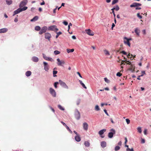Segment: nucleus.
<instances>
[{
	"instance_id": "51",
	"label": "nucleus",
	"mask_w": 151,
	"mask_h": 151,
	"mask_svg": "<svg viewBox=\"0 0 151 151\" xmlns=\"http://www.w3.org/2000/svg\"><path fill=\"white\" fill-rule=\"evenodd\" d=\"M120 53H122L124 55H127V52H126L125 51H121L120 52Z\"/></svg>"
},
{
	"instance_id": "5",
	"label": "nucleus",
	"mask_w": 151,
	"mask_h": 151,
	"mask_svg": "<svg viewBox=\"0 0 151 151\" xmlns=\"http://www.w3.org/2000/svg\"><path fill=\"white\" fill-rule=\"evenodd\" d=\"M57 60L58 62L57 64L58 66H63V65L65 64V62L64 60H60L59 58L57 59Z\"/></svg>"
},
{
	"instance_id": "18",
	"label": "nucleus",
	"mask_w": 151,
	"mask_h": 151,
	"mask_svg": "<svg viewBox=\"0 0 151 151\" xmlns=\"http://www.w3.org/2000/svg\"><path fill=\"white\" fill-rule=\"evenodd\" d=\"M101 145L103 148H104V147L106 146V143L105 141L101 142Z\"/></svg>"
},
{
	"instance_id": "19",
	"label": "nucleus",
	"mask_w": 151,
	"mask_h": 151,
	"mask_svg": "<svg viewBox=\"0 0 151 151\" xmlns=\"http://www.w3.org/2000/svg\"><path fill=\"white\" fill-rule=\"evenodd\" d=\"M106 131V129H103L101 130L99 132V133L100 135H102L104 134V132Z\"/></svg>"
},
{
	"instance_id": "7",
	"label": "nucleus",
	"mask_w": 151,
	"mask_h": 151,
	"mask_svg": "<svg viewBox=\"0 0 151 151\" xmlns=\"http://www.w3.org/2000/svg\"><path fill=\"white\" fill-rule=\"evenodd\" d=\"M124 39V44H127L130 47V44L129 42V40H132V39L131 38L128 39V38H126V37H125Z\"/></svg>"
},
{
	"instance_id": "49",
	"label": "nucleus",
	"mask_w": 151,
	"mask_h": 151,
	"mask_svg": "<svg viewBox=\"0 0 151 151\" xmlns=\"http://www.w3.org/2000/svg\"><path fill=\"white\" fill-rule=\"evenodd\" d=\"M104 80L107 83H108V82H109V80L107 79V78H104Z\"/></svg>"
},
{
	"instance_id": "8",
	"label": "nucleus",
	"mask_w": 151,
	"mask_h": 151,
	"mask_svg": "<svg viewBox=\"0 0 151 151\" xmlns=\"http://www.w3.org/2000/svg\"><path fill=\"white\" fill-rule=\"evenodd\" d=\"M44 64V69L46 71H48L49 69V67L47 63L46 62H44L43 63Z\"/></svg>"
},
{
	"instance_id": "31",
	"label": "nucleus",
	"mask_w": 151,
	"mask_h": 151,
	"mask_svg": "<svg viewBox=\"0 0 151 151\" xmlns=\"http://www.w3.org/2000/svg\"><path fill=\"white\" fill-rule=\"evenodd\" d=\"M104 53L106 55H110L109 52L107 50H104Z\"/></svg>"
},
{
	"instance_id": "2",
	"label": "nucleus",
	"mask_w": 151,
	"mask_h": 151,
	"mask_svg": "<svg viewBox=\"0 0 151 151\" xmlns=\"http://www.w3.org/2000/svg\"><path fill=\"white\" fill-rule=\"evenodd\" d=\"M111 132H109L108 134V137L109 138H112L113 137L114 134H115L116 133V131L114 129H111L110 130Z\"/></svg>"
},
{
	"instance_id": "60",
	"label": "nucleus",
	"mask_w": 151,
	"mask_h": 151,
	"mask_svg": "<svg viewBox=\"0 0 151 151\" xmlns=\"http://www.w3.org/2000/svg\"><path fill=\"white\" fill-rule=\"evenodd\" d=\"M110 120L111 123L113 124H114V123H115L112 119H110Z\"/></svg>"
},
{
	"instance_id": "12",
	"label": "nucleus",
	"mask_w": 151,
	"mask_h": 151,
	"mask_svg": "<svg viewBox=\"0 0 151 151\" xmlns=\"http://www.w3.org/2000/svg\"><path fill=\"white\" fill-rule=\"evenodd\" d=\"M50 93L51 94V95H52L53 96H56V93L54 89H53V88H50Z\"/></svg>"
},
{
	"instance_id": "28",
	"label": "nucleus",
	"mask_w": 151,
	"mask_h": 151,
	"mask_svg": "<svg viewBox=\"0 0 151 151\" xmlns=\"http://www.w3.org/2000/svg\"><path fill=\"white\" fill-rule=\"evenodd\" d=\"M95 109L96 110V111H99V110H100L99 106L98 105H96L95 106Z\"/></svg>"
},
{
	"instance_id": "13",
	"label": "nucleus",
	"mask_w": 151,
	"mask_h": 151,
	"mask_svg": "<svg viewBox=\"0 0 151 151\" xmlns=\"http://www.w3.org/2000/svg\"><path fill=\"white\" fill-rule=\"evenodd\" d=\"M27 2V0H23L21 2L19 5L20 7L23 6L24 5H26Z\"/></svg>"
},
{
	"instance_id": "48",
	"label": "nucleus",
	"mask_w": 151,
	"mask_h": 151,
	"mask_svg": "<svg viewBox=\"0 0 151 151\" xmlns=\"http://www.w3.org/2000/svg\"><path fill=\"white\" fill-rule=\"evenodd\" d=\"M58 82H55V83H54V86L55 88H57V85L58 84Z\"/></svg>"
},
{
	"instance_id": "26",
	"label": "nucleus",
	"mask_w": 151,
	"mask_h": 151,
	"mask_svg": "<svg viewBox=\"0 0 151 151\" xmlns=\"http://www.w3.org/2000/svg\"><path fill=\"white\" fill-rule=\"evenodd\" d=\"M80 83L82 85V86L84 88H87L86 87L85 85V84L84 83H83L82 81L81 80H79V81Z\"/></svg>"
},
{
	"instance_id": "62",
	"label": "nucleus",
	"mask_w": 151,
	"mask_h": 151,
	"mask_svg": "<svg viewBox=\"0 0 151 151\" xmlns=\"http://www.w3.org/2000/svg\"><path fill=\"white\" fill-rule=\"evenodd\" d=\"M18 21V19L17 17H16L14 19V21L15 22H17Z\"/></svg>"
},
{
	"instance_id": "42",
	"label": "nucleus",
	"mask_w": 151,
	"mask_h": 151,
	"mask_svg": "<svg viewBox=\"0 0 151 151\" xmlns=\"http://www.w3.org/2000/svg\"><path fill=\"white\" fill-rule=\"evenodd\" d=\"M130 69L131 70H132V69H134L135 68V67L134 65H133V64H130Z\"/></svg>"
},
{
	"instance_id": "39",
	"label": "nucleus",
	"mask_w": 151,
	"mask_h": 151,
	"mask_svg": "<svg viewBox=\"0 0 151 151\" xmlns=\"http://www.w3.org/2000/svg\"><path fill=\"white\" fill-rule=\"evenodd\" d=\"M137 129L139 132L140 133H141L142 132V130L141 129V127H138L137 128Z\"/></svg>"
},
{
	"instance_id": "3",
	"label": "nucleus",
	"mask_w": 151,
	"mask_h": 151,
	"mask_svg": "<svg viewBox=\"0 0 151 151\" xmlns=\"http://www.w3.org/2000/svg\"><path fill=\"white\" fill-rule=\"evenodd\" d=\"M49 30H53L55 32H56L58 30V28L57 27L56 25H52L50 26L48 28Z\"/></svg>"
},
{
	"instance_id": "36",
	"label": "nucleus",
	"mask_w": 151,
	"mask_h": 151,
	"mask_svg": "<svg viewBox=\"0 0 151 151\" xmlns=\"http://www.w3.org/2000/svg\"><path fill=\"white\" fill-rule=\"evenodd\" d=\"M60 53V52L58 50H55L54 52V53L55 55L59 54Z\"/></svg>"
},
{
	"instance_id": "25",
	"label": "nucleus",
	"mask_w": 151,
	"mask_h": 151,
	"mask_svg": "<svg viewBox=\"0 0 151 151\" xmlns=\"http://www.w3.org/2000/svg\"><path fill=\"white\" fill-rule=\"evenodd\" d=\"M74 49H67V52L68 53H70L71 52H73V51H74Z\"/></svg>"
},
{
	"instance_id": "6",
	"label": "nucleus",
	"mask_w": 151,
	"mask_h": 151,
	"mask_svg": "<svg viewBox=\"0 0 151 151\" xmlns=\"http://www.w3.org/2000/svg\"><path fill=\"white\" fill-rule=\"evenodd\" d=\"M47 26H44L41 28L40 30L39 31V33L40 35H42L43 33H45L47 30Z\"/></svg>"
},
{
	"instance_id": "14",
	"label": "nucleus",
	"mask_w": 151,
	"mask_h": 151,
	"mask_svg": "<svg viewBox=\"0 0 151 151\" xmlns=\"http://www.w3.org/2000/svg\"><path fill=\"white\" fill-rule=\"evenodd\" d=\"M83 127L84 130L87 131L88 129V125L86 122L83 123Z\"/></svg>"
},
{
	"instance_id": "47",
	"label": "nucleus",
	"mask_w": 151,
	"mask_h": 151,
	"mask_svg": "<svg viewBox=\"0 0 151 151\" xmlns=\"http://www.w3.org/2000/svg\"><path fill=\"white\" fill-rule=\"evenodd\" d=\"M47 60L50 61H53V60L52 58H49L48 57Z\"/></svg>"
},
{
	"instance_id": "20",
	"label": "nucleus",
	"mask_w": 151,
	"mask_h": 151,
	"mask_svg": "<svg viewBox=\"0 0 151 151\" xmlns=\"http://www.w3.org/2000/svg\"><path fill=\"white\" fill-rule=\"evenodd\" d=\"M32 60L33 61L35 62H38L39 61L38 58L36 57H33L32 58Z\"/></svg>"
},
{
	"instance_id": "38",
	"label": "nucleus",
	"mask_w": 151,
	"mask_h": 151,
	"mask_svg": "<svg viewBox=\"0 0 151 151\" xmlns=\"http://www.w3.org/2000/svg\"><path fill=\"white\" fill-rule=\"evenodd\" d=\"M137 16L138 17H139V19H142V16L140 15V13H138L137 14Z\"/></svg>"
},
{
	"instance_id": "15",
	"label": "nucleus",
	"mask_w": 151,
	"mask_h": 151,
	"mask_svg": "<svg viewBox=\"0 0 151 151\" xmlns=\"http://www.w3.org/2000/svg\"><path fill=\"white\" fill-rule=\"evenodd\" d=\"M75 139L77 142H80L81 140V137L79 134L77 133V135L75 136Z\"/></svg>"
},
{
	"instance_id": "57",
	"label": "nucleus",
	"mask_w": 151,
	"mask_h": 151,
	"mask_svg": "<svg viewBox=\"0 0 151 151\" xmlns=\"http://www.w3.org/2000/svg\"><path fill=\"white\" fill-rule=\"evenodd\" d=\"M77 73L79 75V76L80 77H81V78H82V76H81V75L80 73V72H77Z\"/></svg>"
},
{
	"instance_id": "58",
	"label": "nucleus",
	"mask_w": 151,
	"mask_h": 151,
	"mask_svg": "<svg viewBox=\"0 0 151 151\" xmlns=\"http://www.w3.org/2000/svg\"><path fill=\"white\" fill-rule=\"evenodd\" d=\"M125 141L124 142V143L125 144H126L127 143V139L126 137H125Z\"/></svg>"
},
{
	"instance_id": "44",
	"label": "nucleus",
	"mask_w": 151,
	"mask_h": 151,
	"mask_svg": "<svg viewBox=\"0 0 151 151\" xmlns=\"http://www.w3.org/2000/svg\"><path fill=\"white\" fill-rule=\"evenodd\" d=\"M127 151H134L133 148L130 149L129 148H128L126 150Z\"/></svg>"
},
{
	"instance_id": "53",
	"label": "nucleus",
	"mask_w": 151,
	"mask_h": 151,
	"mask_svg": "<svg viewBox=\"0 0 151 151\" xmlns=\"http://www.w3.org/2000/svg\"><path fill=\"white\" fill-rule=\"evenodd\" d=\"M58 7V6H57L56 8L53 9V12L54 13H56V10H57Z\"/></svg>"
},
{
	"instance_id": "50",
	"label": "nucleus",
	"mask_w": 151,
	"mask_h": 151,
	"mask_svg": "<svg viewBox=\"0 0 151 151\" xmlns=\"http://www.w3.org/2000/svg\"><path fill=\"white\" fill-rule=\"evenodd\" d=\"M49 107L50 108V109L52 111V112H54V113L55 111L54 109H53V108L52 107V106H49Z\"/></svg>"
},
{
	"instance_id": "54",
	"label": "nucleus",
	"mask_w": 151,
	"mask_h": 151,
	"mask_svg": "<svg viewBox=\"0 0 151 151\" xmlns=\"http://www.w3.org/2000/svg\"><path fill=\"white\" fill-rule=\"evenodd\" d=\"M63 23L65 25H67L68 24V23L67 22H66V21H64L63 22Z\"/></svg>"
},
{
	"instance_id": "16",
	"label": "nucleus",
	"mask_w": 151,
	"mask_h": 151,
	"mask_svg": "<svg viewBox=\"0 0 151 151\" xmlns=\"http://www.w3.org/2000/svg\"><path fill=\"white\" fill-rule=\"evenodd\" d=\"M8 29L7 28H1L0 29V33H5V32H7Z\"/></svg>"
},
{
	"instance_id": "56",
	"label": "nucleus",
	"mask_w": 151,
	"mask_h": 151,
	"mask_svg": "<svg viewBox=\"0 0 151 151\" xmlns=\"http://www.w3.org/2000/svg\"><path fill=\"white\" fill-rule=\"evenodd\" d=\"M145 140L144 139H141V142L142 143H144L145 142Z\"/></svg>"
},
{
	"instance_id": "24",
	"label": "nucleus",
	"mask_w": 151,
	"mask_h": 151,
	"mask_svg": "<svg viewBox=\"0 0 151 151\" xmlns=\"http://www.w3.org/2000/svg\"><path fill=\"white\" fill-rule=\"evenodd\" d=\"M6 4L8 5H10L12 4V0H6Z\"/></svg>"
},
{
	"instance_id": "37",
	"label": "nucleus",
	"mask_w": 151,
	"mask_h": 151,
	"mask_svg": "<svg viewBox=\"0 0 151 151\" xmlns=\"http://www.w3.org/2000/svg\"><path fill=\"white\" fill-rule=\"evenodd\" d=\"M58 108L62 110H65V109H64V108H63V107H62L60 105H59L58 106Z\"/></svg>"
},
{
	"instance_id": "30",
	"label": "nucleus",
	"mask_w": 151,
	"mask_h": 151,
	"mask_svg": "<svg viewBox=\"0 0 151 151\" xmlns=\"http://www.w3.org/2000/svg\"><path fill=\"white\" fill-rule=\"evenodd\" d=\"M62 33V32H56L57 35L56 36V38H58V37L59 35H61Z\"/></svg>"
},
{
	"instance_id": "52",
	"label": "nucleus",
	"mask_w": 151,
	"mask_h": 151,
	"mask_svg": "<svg viewBox=\"0 0 151 151\" xmlns=\"http://www.w3.org/2000/svg\"><path fill=\"white\" fill-rule=\"evenodd\" d=\"M104 111L105 112V113L107 115L109 116L108 113H107V110H106V109H104Z\"/></svg>"
},
{
	"instance_id": "55",
	"label": "nucleus",
	"mask_w": 151,
	"mask_h": 151,
	"mask_svg": "<svg viewBox=\"0 0 151 151\" xmlns=\"http://www.w3.org/2000/svg\"><path fill=\"white\" fill-rule=\"evenodd\" d=\"M115 26V25L114 23L112 24V27H111V29H112V30H113V28Z\"/></svg>"
},
{
	"instance_id": "17",
	"label": "nucleus",
	"mask_w": 151,
	"mask_h": 151,
	"mask_svg": "<svg viewBox=\"0 0 151 151\" xmlns=\"http://www.w3.org/2000/svg\"><path fill=\"white\" fill-rule=\"evenodd\" d=\"M20 12H21V8H18V9L14 11V14H13V15L14 16L16 14H18V13H20Z\"/></svg>"
},
{
	"instance_id": "23",
	"label": "nucleus",
	"mask_w": 151,
	"mask_h": 151,
	"mask_svg": "<svg viewBox=\"0 0 151 151\" xmlns=\"http://www.w3.org/2000/svg\"><path fill=\"white\" fill-rule=\"evenodd\" d=\"M32 73V72L30 71H27L25 73V75L27 77L30 76Z\"/></svg>"
},
{
	"instance_id": "61",
	"label": "nucleus",
	"mask_w": 151,
	"mask_h": 151,
	"mask_svg": "<svg viewBox=\"0 0 151 151\" xmlns=\"http://www.w3.org/2000/svg\"><path fill=\"white\" fill-rule=\"evenodd\" d=\"M45 1H43V0L42 1V3H40V4L41 5H45Z\"/></svg>"
},
{
	"instance_id": "11",
	"label": "nucleus",
	"mask_w": 151,
	"mask_h": 151,
	"mask_svg": "<svg viewBox=\"0 0 151 151\" xmlns=\"http://www.w3.org/2000/svg\"><path fill=\"white\" fill-rule=\"evenodd\" d=\"M85 31L86 34L89 35H94V33L90 29H86Z\"/></svg>"
},
{
	"instance_id": "10",
	"label": "nucleus",
	"mask_w": 151,
	"mask_h": 151,
	"mask_svg": "<svg viewBox=\"0 0 151 151\" xmlns=\"http://www.w3.org/2000/svg\"><path fill=\"white\" fill-rule=\"evenodd\" d=\"M75 117L77 119H79L80 118V113L78 111H76L75 112Z\"/></svg>"
},
{
	"instance_id": "21",
	"label": "nucleus",
	"mask_w": 151,
	"mask_h": 151,
	"mask_svg": "<svg viewBox=\"0 0 151 151\" xmlns=\"http://www.w3.org/2000/svg\"><path fill=\"white\" fill-rule=\"evenodd\" d=\"M38 19V17L37 16H36L34 17L32 19H31L30 20L31 21H35L36 20H37Z\"/></svg>"
},
{
	"instance_id": "4",
	"label": "nucleus",
	"mask_w": 151,
	"mask_h": 151,
	"mask_svg": "<svg viewBox=\"0 0 151 151\" xmlns=\"http://www.w3.org/2000/svg\"><path fill=\"white\" fill-rule=\"evenodd\" d=\"M59 83L61 86L63 87V88L66 89L68 88V87L67 85H66V83H64V82H63V81H62V80H59Z\"/></svg>"
},
{
	"instance_id": "41",
	"label": "nucleus",
	"mask_w": 151,
	"mask_h": 151,
	"mask_svg": "<svg viewBox=\"0 0 151 151\" xmlns=\"http://www.w3.org/2000/svg\"><path fill=\"white\" fill-rule=\"evenodd\" d=\"M43 57L45 60H47V58L48 57H47V56H46V55L45 54H43Z\"/></svg>"
},
{
	"instance_id": "45",
	"label": "nucleus",
	"mask_w": 151,
	"mask_h": 151,
	"mask_svg": "<svg viewBox=\"0 0 151 151\" xmlns=\"http://www.w3.org/2000/svg\"><path fill=\"white\" fill-rule=\"evenodd\" d=\"M126 121L127 124H129L130 123V120L129 119H126Z\"/></svg>"
},
{
	"instance_id": "59",
	"label": "nucleus",
	"mask_w": 151,
	"mask_h": 151,
	"mask_svg": "<svg viewBox=\"0 0 151 151\" xmlns=\"http://www.w3.org/2000/svg\"><path fill=\"white\" fill-rule=\"evenodd\" d=\"M61 123L64 126H66V124L64 122H62V121L61 122Z\"/></svg>"
},
{
	"instance_id": "40",
	"label": "nucleus",
	"mask_w": 151,
	"mask_h": 151,
	"mask_svg": "<svg viewBox=\"0 0 151 151\" xmlns=\"http://www.w3.org/2000/svg\"><path fill=\"white\" fill-rule=\"evenodd\" d=\"M120 148V147H119V146H116V147H115V151H118V150H119Z\"/></svg>"
},
{
	"instance_id": "1",
	"label": "nucleus",
	"mask_w": 151,
	"mask_h": 151,
	"mask_svg": "<svg viewBox=\"0 0 151 151\" xmlns=\"http://www.w3.org/2000/svg\"><path fill=\"white\" fill-rule=\"evenodd\" d=\"M142 6L141 4H139V3H133L132 4L130 5L131 7H136L135 9H141V7H139V6Z\"/></svg>"
},
{
	"instance_id": "22",
	"label": "nucleus",
	"mask_w": 151,
	"mask_h": 151,
	"mask_svg": "<svg viewBox=\"0 0 151 151\" xmlns=\"http://www.w3.org/2000/svg\"><path fill=\"white\" fill-rule=\"evenodd\" d=\"M84 144L86 147H89L90 145L89 142L88 141H85Z\"/></svg>"
},
{
	"instance_id": "63",
	"label": "nucleus",
	"mask_w": 151,
	"mask_h": 151,
	"mask_svg": "<svg viewBox=\"0 0 151 151\" xmlns=\"http://www.w3.org/2000/svg\"><path fill=\"white\" fill-rule=\"evenodd\" d=\"M147 129H145L144 131V134H147Z\"/></svg>"
},
{
	"instance_id": "29",
	"label": "nucleus",
	"mask_w": 151,
	"mask_h": 151,
	"mask_svg": "<svg viewBox=\"0 0 151 151\" xmlns=\"http://www.w3.org/2000/svg\"><path fill=\"white\" fill-rule=\"evenodd\" d=\"M124 58V59H125V60H123V62H125V63H126L127 64L130 65V64H131V62H130V61H129V60L128 61H127L126 59L125 58V57Z\"/></svg>"
},
{
	"instance_id": "64",
	"label": "nucleus",
	"mask_w": 151,
	"mask_h": 151,
	"mask_svg": "<svg viewBox=\"0 0 151 151\" xmlns=\"http://www.w3.org/2000/svg\"><path fill=\"white\" fill-rule=\"evenodd\" d=\"M122 144V142L121 141H120L118 143V145H121Z\"/></svg>"
},
{
	"instance_id": "46",
	"label": "nucleus",
	"mask_w": 151,
	"mask_h": 151,
	"mask_svg": "<svg viewBox=\"0 0 151 151\" xmlns=\"http://www.w3.org/2000/svg\"><path fill=\"white\" fill-rule=\"evenodd\" d=\"M121 75H122V74L120 73V72H117V73H116V76H119V77H120Z\"/></svg>"
},
{
	"instance_id": "35",
	"label": "nucleus",
	"mask_w": 151,
	"mask_h": 151,
	"mask_svg": "<svg viewBox=\"0 0 151 151\" xmlns=\"http://www.w3.org/2000/svg\"><path fill=\"white\" fill-rule=\"evenodd\" d=\"M118 1V0H113L112 1V4L114 5V4H115V3H117Z\"/></svg>"
},
{
	"instance_id": "43",
	"label": "nucleus",
	"mask_w": 151,
	"mask_h": 151,
	"mask_svg": "<svg viewBox=\"0 0 151 151\" xmlns=\"http://www.w3.org/2000/svg\"><path fill=\"white\" fill-rule=\"evenodd\" d=\"M116 10V11H118L119 9V6L118 5L116 6L115 8H114Z\"/></svg>"
},
{
	"instance_id": "9",
	"label": "nucleus",
	"mask_w": 151,
	"mask_h": 151,
	"mask_svg": "<svg viewBox=\"0 0 151 151\" xmlns=\"http://www.w3.org/2000/svg\"><path fill=\"white\" fill-rule=\"evenodd\" d=\"M45 38L46 39H47L49 41H50V39L52 37L51 34L48 32H46L45 33Z\"/></svg>"
},
{
	"instance_id": "33",
	"label": "nucleus",
	"mask_w": 151,
	"mask_h": 151,
	"mask_svg": "<svg viewBox=\"0 0 151 151\" xmlns=\"http://www.w3.org/2000/svg\"><path fill=\"white\" fill-rule=\"evenodd\" d=\"M53 76L54 77H56L57 76L56 74L58 73V71L57 70H53Z\"/></svg>"
},
{
	"instance_id": "34",
	"label": "nucleus",
	"mask_w": 151,
	"mask_h": 151,
	"mask_svg": "<svg viewBox=\"0 0 151 151\" xmlns=\"http://www.w3.org/2000/svg\"><path fill=\"white\" fill-rule=\"evenodd\" d=\"M27 9V6H24L22 8H21V11H24V10H26Z\"/></svg>"
},
{
	"instance_id": "27",
	"label": "nucleus",
	"mask_w": 151,
	"mask_h": 151,
	"mask_svg": "<svg viewBox=\"0 0 151 151\" xmlns=\"http://www.w3.org/2000/svg\"><path fill=\"white\" fill-rule=\"evenodd\" d=\"M41 29V28L39 26H36L35 27V30H37V31H39V30L40 31Z\"/></svg>"
},
{
	"instance_id": "32",
	"label": "nucleus",
	"mask_w": 151,
	"mask_h": 151,
	"mask_svg": "<svg viewBox=\"0 0 151 151\" xmlns=\"http://www.w3.org/2000/svg\"><path fill=\"white\" fill-rule=\"evenodd\" d=\"M135 32L137 35H139V32L137 28H136L135 29Z\"/></svg>"
}]
</instances>
